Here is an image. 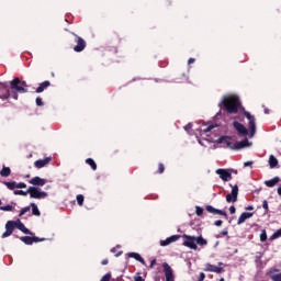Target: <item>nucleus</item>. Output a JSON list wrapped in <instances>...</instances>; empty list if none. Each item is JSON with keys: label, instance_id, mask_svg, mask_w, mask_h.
Segmentation results:
<instances>
[{"label": "nucleus", "instance_id": "f257e3e1", "mask_svg": "<svg viewBox=\"0 0 281 281\" xmlns=\"http://www.w3.org/2000/svg\"><path fill=\"white\" fill-rule=\"evenodd\" d=\"M212 128H216V125H202L200 128L201 132V139H198L199 144H201V146H206L210 144H214V143H218V144H223V142H227V137H218L217 135H214L213 137H210L207 135V133H210V131H212Z\"/></svg>", "mask_w": 281, "mask_h": 281}, {"label": "nucleus", "instance_id": "f03ea898", "mask_svg": "<svg viewBox=\"0 0 281 281\" xmlns=\"http://www.w3.org/2000/svg\"><path fill=\"white\" fill-rule=\"evenodd\" d=\"M220 106H224L227 113H238V109H240V101L236 95H226L221 101Z\"/></svg>", "mask_w": 281, "mask_h": 281}, {"label": "nucleus", "instance_id": "7ed1b4c3", "mask_svg": "<svg viewBox=\"0 0 281 281\" xmlns=\"http://www.w3.org/2000/svg\"><path fill=\"white\" fill-rule=\"evenodd\" d=\"M182 238H184L182 245L184 247H188L189 249H193L194 251L199 249L198 245H200L201 247H205V245H207V240L202 236L194 237V236L184 234L182 235Z\"/></svg>", "mask_w": 281, "mask_h": 281}, {"label": "nucleus", "instance_id": "20e7f679", "mask_svg": "<svg viewBox=\"0 0 281 281\" xmlns=\"http://www.w3.org/2000/svg\"><path fill=\"white\" fill-rule=\"evenodd\" d=\"M11 89L15 93H26L27 92V83L25 81H20L19 78H15L11 81Z\"/></svg>", "mask_w": 281, "mask_h": 281}, {"label": "nucleus", "instance_id": "39448f33", "mask_svg": "<svg viewBox=\"0 0 281 281\" xmlns=\"http://www.w3.org/2000/svg\"><path fill=\"white\" fill-rule=\"evenodd\" d=\"M27 192L31 196V199H47V192L42 191L41 189L36 187H30L27 189Z\"/></svg>", "mask_w": 281, "mask_h": 281}, {"label": "nucleus", "instance_id": "423d86ee", "mask_svg": "<svg viewBox=\"0 0 281 281\" xmlns=\"http://www.w3.org/2000/svg\"><path fill=\"white\" fill-rule=\"evenodd\" d=\"M245 116L248 120V137H254V135H256V117L251 116V114H249V112H245Z\"/></svg>", "mask_w": 281, "mask_h": 281}, {"label": "nucleus", "instance_id": "0eeeda50", "mask_svg": "<svg viewBox=\"0 0 281 281\" xmlns=\"http://www.w3.org/2000/svg\"><path fill=\"white\" fill-rule=\"evenodd\" d=\"M204 271L211 272V273H225V269L223 268V262H218V266L206 263Z\"/></svg>", "mask_w": 281, "mask_h": 281}, {"label": "nucleus", "instance_id": "6e6552de", "mask_svg": "<svg viewBox=\"0 0 281 281\" xmlns=\"http://www.w3.org/2000/svg\"><path fill=\"white\" fill-rule=\"evenodd\" d=\"M227 203H236L238 201V186L232 187V192L226 195Z\"/></svg>", "mask_w": 281, "mask_h": 281}, {"label": "nucleus", "instance_id": "1a4fd4ad", "mask_svg": "<svg viewBox=\"0 0 281 281\" xmlns=\"http://www.w3.org/2000/svg\"><path fill=\"white\" fill-rule=\"evenodd\" d=\"M14 227H16L15 222L8 221L5 224V232L2 234V238H8V236H12V232H14Z\"/></svg>", "mask_w": 281, "mask_h": 281}, {"label": "nucleus", "instance_id": "9d476101", "mask_svg": "<svg viewBox=\"0 0 281 281\" xmlns=\"http://www.w3.org/2000/svg\"><path fill=\"white\" fill-rule=\"evenodd\" d=\"M216 175H218L222 181H232V172L227 169H217Z\"/></svg>", "mask_w": 281, "mask_h": 281}, {"label": "nucleus", "instance_id": "9b49d317", "mask_svg": "<svg viewBox=\"0 0 281 281\" xmlns=\"http://www.w3.org/2000/svg\"><path fill=\"white\" fill-rule=\"evenodd\" d=\"M267 276L270 278L272 281H281V272L278 269H270L267 272Z\"/></svg>", "mask_w": 281, "mask_h": 281}, {"label": "nucleus", "instance_id": "f8f14e48", "mask_svg": "<svg viewBox=\"0 0 281 281\" xmlns=\"http://www.w3.org/2000/svg\"><path fill=\"white\" fill-rule=\"evenodd\" d=\"M181 236L179 235H172L171 237H168L165 240H160V247H168V245H171V243H177Z\"/></svg>", "mask_w": 281, "mask_h": 281}, {"label": "nucleus", "instance_id": "ddd939ff", "mask_svg": "<svg viewBox=\"0 0 281 281\" xmlns=\"http://www.w3.org/2000/svg\"><path fill=\"white\" fill-rule=\"evenodd\" d=\"M29 183H31V186H38V187L43 188V186H45V183H47V180H45L41 177H34L29 181Z\"/></svg>", "mask_w": 281, "mask_h": 281}, {"label": "nucleus", "instance_id": "4468645a", "mask_svg": "<svg viewBox=\"0 0 281 281\" xmlns=\"http://www.w3.org/2000/svg\"><path fill=\"white\" fill-rule=\"evenodd\" d=\"M22 243H24L25 245H33V243H41V240L38 237H30V236H24L21 237Z\"/></svg>", "mask_w": 281, "mask_h": 281}, {"label": "nucleus", "instance_id": "2eb2a0df", "mask_svg": "<svg viewBox=\"0 0 281 281\" xmlns=\"http://www.w3.org/2000/svg\"><path fill=\"white\" fill-rule=\"evenodd\" d=\"M234 128L239 133V135H247V127H245V125L238 123V122H234Z\"/></svg>", "mask_w": 281, "mask_h": 281}, {"label": "nucleus", "instance_id": "dca6fc26", "mask_svg": "<svg viewBox=\"0 0 281 281\" xmlns=\"http://www.w3.org/2000/svg\"><path fill=\"white\" fill-rule=\"evenodd\" d=\"M87 47V42L82 37H78L77 45L75 46V52H82Z\"/></svg>", "mask_w": 281, "mask_h": 281}, {"label": "nucleus", "instance_id": "f3484780", "mask_svg": "<svg viewBox=\"0 0 281 281\" xmlns=\"http://www.w3.org/2000/svg\"><path fill=\"white\" fill-rule=\"evenodd\" d=\"M250 146H251V142H248L247 139H245L241 142H237L235 144V149L240 150V148H250Z\"/></svg>", "mask_w": 281, "mask_h": 281}, {"label": "nucleus", "instance_id": "a211bd4d", "mask_svg": "<svg viewBox=\"0 0 281 281\" xmlns=\"http://www.w3.org/2000/svg\"><path fill=\"white\" fill-rule=\"evenodd\" d=\"M251 216H254V213H248V212L241 213V215L237 221V225H243V223H245V221H247L248 218H251Z\"/></svg>", "mask_w": 281, "mask_h": 281}, {"label": "nucleus", "instance_id": "6ab92c4d", "mask_svg": "<svg viewBox=\"0 0 281 281\" xmlns=\"http://www.w3.org/2000/svg\"><path fill=\"white\" fill-rule=\"evenodd\" d=\"M15 227L20 229L23 234H32L27 227L21 222V220L15 221Z\"/></svg>", "mask_w": 281, "mask_h": 281}, {"label": "nucleus", "instance_id": "aec40b11", "mask_svg": "<svg viewBox=\"0 0 281 281\" xmlns=\"http://www.w3.org/2000/svg\"><path fill=\"white\" fill-rule=\"evenodd\" d=\"M52 161V158H45L43 160H36L35 161V167L36 168H45V166H47V164H49Z\"/></svg>", "mask_w": 281, "mask_h": 281}, {"label": "nucleus", "instance_id": "412c9836", "mask_svg": "<svg viewBox=\"0 0 281 281\" xmlns=\"http://www.w3.org/2000/svg\"><path fill=\"white\" fill-rule=\"evenodd\" d=\"M127 257L128 258H134V260H137L142 265H146V261H144V258H142V256L137 252H130V254H127Z\"/></svg>", "mask_w": 281, "mask_h": 281}, {"label": "nucleus", "instance_id": "4be33fe9", "mask_svg": "<svg viewBox=\"0 0 281 281\" xmlns=\"http://www.w3.org/2000/svg\"><path fill=\"white\" fill-rule=\"evenodd\" d=\"M277 183H280V178H279V177H274L273 179L267 180V181L265 182V184H266L268 188H273L274 186H277Z\"/></svg>", "mask_w": 281, "mask_h": 281}, {"label": "nucleus", "instance_id": "5701e85b", "mask_svg": "<svg viewBox=\"0 0 281 281\" xmlns=\"http://www.w3.org/2000/svg\"><path fill=\"white\" fill-rule=\"evenodd\" d=\"M49 81H44L40 85V87L36 89V93H43L47 87H49Z\"/></svg>", "mask_w": 281, "mask_h": 281}, {"label": "nucleus", "instance_id": "b1692460", "mask_svg": "<svg viewBox=\"0 0 281 281\" xmlns=\"http://www.w3.org/2000/svg\"><path fill=\"white\" fill-rule=\"evenodd\" d=\"M269 166L270 168H276V166H278V158L273 155L269 157Z\"/></svg>", "mask_w": 281, "mask_h": 281}, {"label": "nucleus", "instance_id": "393cba45", "mask_svg": "<svg viewBox=\"0 0 281 281\" xmlns=\"http://www.w3.org/2000/svg\"><path fill=\"white\" fill-rule=\"evenodd\" d=\"M31 207H32V214L34 216H41V211H38V206L36 205V203H31Z\"/></svg>", "mask_w": 281, "mask_h": 281}, {"label": "nucleus", "instance_id": "a878e982", "mask_svg": "<svg viewBox=\"0 0 281 281\" xmlns=\"http://www.w3.org/2000/svg\"><path fill=\"white\" fill-rule=\"evenodd\" d=\"M13 194H15V196H27L29 192L23 190H14Z\"/></svg>", "mask_w": 281, "mask_h": 281}, {"label": "nucleus", "instance_id": "bb28decb", "mask_svg": "<svg viewBox=\"0 0 281 281\" xmlns=\"http://www.w3.org/2000/svg\"><path fill=\"white\" fill-rule=\"evenodd\" d=\"M1 177H10V167H3L0 171Z\"/></svg>", "mask_w": 281, "mask_h": 281}, {"label": "nucleus", "instance_id": "cd10ccee", "mask_svg": "<svg viewBox=\"0 0 281 281\" xmlns=\"http://www.w3.org/2000/svg\"><path fill=\"white\" fill-rule=\"evenodd\" d=\"M4 186L9 189V190H16V182L12 181V182H4Z\"/></svg>", "mask_w": 281, "mask_h": 281}, {"label": "nucleus", "instance_id": "c85d7f7f", "mask_svg": "<svg viewBox=\"0 0 281 281\" xmlns=\"http://www.w3.org/2000/svg\"><path fill=\"white\" fill-rule=\"evenodd\" d=\"M86 161H87V164L89 166H91L92 170H97L98 169V166L95 165V161H93V159L88 158Z\"/></svg>", "mask_w": 281, "mask_h": 281}, {"label": "nucleus", "instance_id": "c756f323", "mask_svg": "<svg viewBox=\"0 0 281 281\" xmlns=\"http://www.w3.org/2000/svg\"><path fill=\"white\" fill-rule=\"evenodd\" d=\"M0 210H2V212H12V210H14V206L13 205L0 206Z\"/></svg>", "mask_w": 281, "mask_h": 281}, {"label": "nucleus", "instance_id": "7c9ffc66", "mask_svg": "<svg viewBox=\"0 0 281 281\" xmlns=\"http://www.w3.org/2000/svg\"><path fill=\"white\" fill-rule=\"evenodd\" d=\"M77 202H78V205H82L85 203V195L82 194L77 195Z\"/></svg>", "mask_w": 281, "mask_h": 281}, {"label": "nucleus", "instance_id": "2f4dec72", "mask_svg": "<svg viewBox=\"0 0 281 281\" xmlns=\"http://www.w3.org/2000/svg\"><path fill=\"white\" fill-rule=\"evenodd\" d=\"M281 237V228L278 229L276 233H273V235L271 236V240H276V238H280Z\"/></svg>", "mask_w": 281, "mask_h": 281}, {"label": "nucleus", "instance_id": "473e14b6", "mask_svg": "<svg viewBox=\"0 0 281 281\" xmlns=\"http://www.w3.org/2000/svg\"><path fill=\"white\" fill-rule=\"evenodd\" d=\"M260 240L261 243H265V240H267V231H261V234H260Z\"/></svg>", "mask_w": 281, "mask_h": 281}, {"label": "nucleus", "instance_id": "72a5a7b5", "mask_svg": "<svg viewBox=\"0 0 281 281\" xmlns=\"http://www.w3.org/2000/svg\"><path fill=\"white\" fill-rule=\"evenodd\" d=\"M206 211H209L210 214H216V209L214 206H212V205H207L206 206Z\"/></svg>", "mask_w": 281, "mask_h": 281}, {"label": "nucleus", "instance_id": "f704fd0d", "mask_svg": "<svg viewBox=\"0 0 281 281\" xmlns=\"http://www.w3.org/2000/svg\"><path fill=\"white\" fill-rule=\"evenodd\" d=\"M195 214L198 216H203V209H201V206H195Z\"/></svg>", "mask_w": 281, "mask_h": 281}, {"label": "nucleus", "instance_id": "c9c22d12", "mask_svg": "<svg viewBox=\"0 0 281 281\" xmlns=\"http://www.w3.org/2000/svg\"><path fill=\"white\" fill-rule=\"evenodd\" d=\"M16 188L21 190L23 188H27V184H25V182H16Z\"/></svg>", "mask_w": 281, "mask_h": 281}, {"label": "nucleus", "instance_id": "e433bc0d", "mask_svg": "<svg viewBox=\"0 0 281 281\" xmlns=\"http://www.w3.org/2000/svg\"><path fill=\"white\" fill-rule=\"evenodd\" d=\"M27 212H30V206H26V207L22 209L21 212H20V216H23V215L27 214Z\"/></svg>", "mask_w": 281, "mask_h": 281}, {"label": "nucleus", "instance_id": "4c0bfd02", "mask_svg": "<svg viewBox=\"0 0 281 281\" xmlns=\"http://www.w3.org/2000/svg\"><path fill=\"white\" fill-rule=\"evenodd\" d=\"M262 207L263 210H266V212L269 210V203L267 202V200L263 201Z\"/></svg>", "mask_w": 281, "mask_h": 281}, {"label": "nucleus", "instance_id": "58836bf2", "mask_svg": "<svg viewBox=\"0 0 281 281\" xmlns=\"http://www.w3.org/2000/svg\"><path fill=\"white\" fill-rule=\"evenodd\" d=\"M215 214H220V216H227V213L221 211V210H217L215 211Z\"/></svg>", "mask_w": 281, "mask_h": 281}, {"label": "nucleus", "instance_id": "ea45409f", "mask_svg": "<svg viewBox=\"0 0 281 281\" xmlns=\"http://www.w3.org/2000/svg\"><path fill=\"white\" fill-rule=\"evenodd\" d=\"M100 281H111V274H105Z\"/></svg>", "mask_w": 281, "mask_h": 281}, {"label": "nucleus", "instance_id": "a19ab883", "mask_svg": "<svg viewBox=\"0 0 281 281\" xmlns=\"http://www.w3.org/2000/svg\"><path fill=\"white\" fill-rule=\"evenodd\" d=\"M36 104H37V106H43V99L37 98L36 99Z\"/></svg>", "mask_w": 281, "mask_h": 281}, {"label": "nucleus", "instance_id": "79ce46f5", "mask_svg": "<svg viewBox=\"0 0 281 281\" xmlns=\"http://www.w3.org/2000/svg\"><path fill=\"white\" fill-rule=\"evenodd\" d=\"M254 166V161H246L244 162V167L247 168V167H251Z\"/></svg>", "mask_w": 281, "mask_h": 281}, {"label": "nucleus", "instance_id": "37998d69", "mask_svg": "<svg viewBox=\"0 0 281 281\" xmlns=\"http://www.w3.org/2000/svg\"><path fill=\"white\" fill-rule=\"evenodd\" d=\"M214 225H216V227H221V225H223V221H215Z\"/></svg>", "mask_w": 281, "mask_h": 281}, {"label": "nucleus", "instance_id": "c03bdc74", "mask_svg": "<svg viewBox=\"0 0 281 281\" xmlns=\"http://www.w3.org/2000/svg\"><path fill=\"white\" fill-rule=\"evenodd\" d=\"M205 280V273L201 272L200 273V279L198 281H204Z\"/></svg>", "mask_w": 281, "mask_h": 281}, {"label": "nucleus", "instance_id": "a18cd8bd", "mask_svg": "<svg viewBox=\"0 0 281 281\" xmlns=\"http://www.w3.org/2000/svg\"><path fill=\"white\" fill-rule=\"evenodd\" d=\"M229 212H231V214H236V207L235 206H231L229 207Z\"/></svg>", "mask_w": 281, "mask_h": 281}, {"label": "nucleus", "instance_id": "49530a36", "mask_svg": "<svg viewBox=\"0 0 281 281\" xmlns=\"http://www.w3.org/2000/svg\"><path fill=\"white\" fill-rule=\"evenodd\" d=\"M158 170H159L160 175L164 172L165 168H164V165H162V164L159 165Z\"/></svg>", "mask_w": 281, "mask_h": 281}, {"label": "nucleus", "instance_id": "de8ad7c7", "mask_svg": "<svg viewBox=\"0 0 281 281\" xmlns=\"http://www.w3.org/2000/svg\"><path fill=\"white\" fill-rule=\"evenodd\" d=\"M190 128H192V124H188L186 127H184V131H190Z\"/></svg>", "mask_w": 281, "mask_h": 281}, {"label": "nucleus", "instance_id": "09e8293b", "mask_svg": "<svg viewBox=\"0 0 281 281\" xmlns=\"http://www.w3.org/2000/svg\"><path fill=\"white\" fill-rule=\"evenodd\" d=\"M135 281H144V278L137 276V277H135Z\"/></svg>", "mask_w": 281, "mask_h": 281}, {"label": "nucleus", "instance_id": "8fccbe9b", "mask_svg": "<svg viewBox=\"0 0 281 281\" xmlns=\"http://www.w3.org/2000/svg\"><path fill=\"white\" fill-rule=\"evenodd\" d=\"M222 236H227V228H225L224 231H222Z\"/></svg>", "mask_w": 281, "mask_h": 281}, {"label": "nucleus", "instance_id": "3c124183", "mask_svg": "<svg viewBox=\"0 0 281 281\" xmlns=\"http://www.w3.org/2000/svg\"><path fill=\"white\" fill-rule=\"evenodd\" d=\"M3 100H8V98H10V92H8L4 97H2Z\"/></svg>", "mask_w": 281, "mask_h": 281}, {"label": "nucleus", "instance_id": "603ef678", "mask_svg": "<svg viewBox=\"0 0 281 281\" xmlns=\"http://www.w3.org/2000/svg\"><path fill=\"white\" fill-rule=\"evenodd\" d=\"M194 60H195L194 58H190L189 59V65H192V63H194Z\"/></svg>", "mask_w": 281, "mask_h": 281}, {"label": "nucleus", "instance_id": "864d4df0", "mask_svg": "<svg viewBox=\"0 0 281 281\" xmlns=\"http://www.w3.org/2000/svg\"><path fill=\"white\" fill-rule=\"evenodd\" d=\"M277 192H278L279 196H281V187L278 188Z\"/></svg>", "mask_w": 281, "mask_h": 281}, {"label": "nucleus", "instance_id": "5fc2aeb1", "mask_svg": "<svg viewBox=\"0 0 281 281\" xmlns=\"http://www.w3.org/2000/svg\"><path fill=\"white\" fill-rule=\"evenodd\" d=\"M102 265H109V260H103Z\"/></svg>", "mask_w": 281, "mask_h": 281}, {"label": "nucleus", "instance_id": "6e6d98bb", "mask_svg": "<svg viewBox=\"0 0 281 281\" xmlns=\"http://www.w3.org/2000/svg\"><path fill=\"white\" fill-rule=\"evenodd\" d=\"M155 262H156L155 260L151 261V263H150L151 268L155 267Z\"/></svg>", "mask_w": 281, "mask_h": 281}, {"label": "nucleus", "instance_id": "4d7b16f0", "mask_svg": "<svg viewBox=\"0 0 281 281\" xmlns=\"http://www.w3.org/2000/svg\"><path fill=\"white\" fill-rule=\"evenodd\" d=\"M13 98H14V100H19V97L16 94Z\"/></svg>", "mask_w": 281, "mask_h": 281}, {"label": "nucleus", "instance_id": "13d9d810", "mask_svg": "<svg viewBox=\"0 0 281 281\" xmlns=\"http://www.w3.org/2000/svg\"><path fill=\"white\" fill-rule=\"evenodd\" d=\"M247 210H254V206H248Z\"/></svg>", "mask_w": 281, "mask_h": 281}, {"label": "nucleus", "instance_id": "bf43d9fd", "mask_svg": "<svg viewBox=\"0 0 281 281\" xmlns=\"http://www.w3.org/2000/svg\"><path fill=\"white\" fill-rule=\"evenodd\" d=\"M220 281H225V279H224V278H221Z\"/></svg>", "mask_w": 281, "mask_h": 281}, {"label": "nucleus", "instance_id": "052dcab7", "mask_svg": "<svg viewBox=\"0 0 281 281\" xmlns=\"http://www.w3.org/2000/svg\"><path fill=\"white\" fill-rule=\"evenodd\" d=\"M265 113H269V110H265Z\"/></svg>", "mask_w": 281, "mask_h": 281}, {"label": "nucleus", "instance_id": "680f3d73", "mask_svg": "<svg viewBox=\"0 0 281 281\" xmlns=\"http://www.w3.org/2000/svg\"><path fill=\"white\" fill-rule=\"evenodd\" d=\"M1 203H2V202H1V200H0V205H1Z\"/></svg>", "mask_w": 281, "mask_h": 281}]
</instances>
